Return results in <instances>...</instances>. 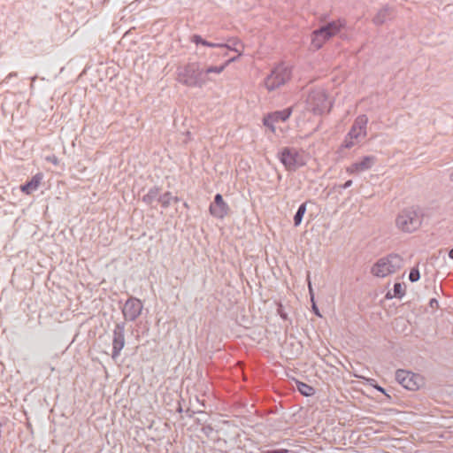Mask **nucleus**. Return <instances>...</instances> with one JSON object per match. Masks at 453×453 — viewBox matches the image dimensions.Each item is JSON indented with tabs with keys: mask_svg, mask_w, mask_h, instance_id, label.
<instances>
[{
	"mask_svg": "<svg viewBox=\"0 0 453 453\" xmlns=\"http://www.w3.org/2000/svg\"><path fill=\"white\" fill-rule=\"evenodd\" d=\"M422 220L421 211L415 207H409L399 211L395 218V226L402 232L413 233L421 226Z\"/></svg>",
	"mask_w": 453,
	"mask_h": 453,
	"instance_id": "2",
	"label": "nucleus"
},
{
	"mask_svg": "<svg viewBox=\"0 0 453 453\" xmlns=\"http://www.w3.org/2000/svg\"><path fill=\"white\" fill-rule=\"evenodd\" d=\"M449 180H450L451 181H453V171H452V172L450 173V174H449Z\"/></svg>",
	"mask_w": 453,
	"mask_h": 453,
	"instance_id": "36",
	"label": "nucleus"
},
{
	"mask_svg": "<svg viewBox=\"0 0 453 453\" xmlns=\"http://www.w3.org/2000/svg\"><path fill=\"white\" fill-rule=\"evenodd\" d=\"M209 211L211 216L217 219L225 218L229 212V206L224 201L220 194L214 196L213 202L210 204Z\"/></svg>",
	"mask_w": 453,
	"mask_h": 453,
	"instance_id": "14",
	"label": "nucleus"
},
{
	"mask_svg": "<svg viewBox=\"0 0 453 453\" xmlns=\"http://www.w3.org/2000/svg\"><path fill=\"white\" fill-rule=\"evenodd\" d=\"M143 309L142 301L136 297L130 296L121 307V311L126 321H135L141 315Z\"/></svg>",
	"mask_w": 453,
	"mask_h": 453,
	"instance_id": "10",
	"label": "nucleus"
},
{
	"mask_svg": "<svg viewBox=\"0 0 453 453\" xmlns=\"http://www.w3.org/2000/svg\"><path fill=\"white\" fill-rule=\"evenodd\" d=\"M292 77V67L285 62L277 64L265 78L267 90L273 91L288 83Z\"/></svg>",
	"mask_w": 453,
	"mask_h": 453,
	"instance_id": "4",
	"label": "nucleus"
},
{
	"mask_svg": "<svg viewBox=\"0 0 453 453\" xmlns=\"http://www.w3.org/2000/svg\"><path fill=\"white\" fill-rule=\"evenodd\" d=\"M351 185H352V180H349L343 185H342L341 188L346 189V188H349Z\"/></svg>",
	"mask_w": 453,
	"mask_h": 453,
	"instance_id": "31",
	"label": "nucleus"
},
{
	"mask_svg": "<svg viewBox=\"0 0 453 453\" xmlns=\"http://www.w3.org/2000/svg\"><path fill=\"white\" fill-rule=\"evenodd\" d=\"M42 173H36L35 175H34L32 177V179L28 181H27L25 184H23L20 188L21 191L24 192L25 194H31L33 193L34 191H35L42 180Z\"/></svg>",
	"mask_w": 453,
	"mask_h": 453,
	"instance_id": "18",
	"label": "nucleus"
},
{
	"mask_svg": "<svg viewBox=\"0 0 453 453\" xmlns=\"http://www.w3.org/2000/svg\"><path fill=\"white\" fill-rule=\"evenodd\" d=\"M177 81L191 88H203L209 82H214L209 72V66L201 67L199 62H190L177 69Z\"/></svg>",
	"mask_w": 453,
	"mask_h": 453,
	"instance_id": "1",
	"label": "nucleus"
},
{
	"mask_svg": "<svg viewBox=\"0 0 453 453\" xmlns=\"http://www.w3.org/2000/svg\"><path fill=\"white\" fill-rule=\"evenodd\" d=\"M368 118L365 114L358 115L342 142V147L350 149L358 144L367 135Z\"/></svg>",
	"mask_w": 453,
	"mask_h": 453,
	"instance_id": "5",
	"label": "nucleus"
},
{
	"mask_svg": "<svg viewBox=\"0 0 453 453\" xmlns=\"http://www.w3.org/2000/svg\"><path fill=\"white\" fill-rule=\"evenodd\" d=\"M419 278H420V273H419L418 268L413 267L410 272L409 280L411 282H416L419 280Z\"/></svg>",
	"mask_w": 453,
	"mask_h": 453,
	"instance_id": "24",
	"label": "nucleus"
},
{
	"mask_svg": "<svg viewBox=\"0 0 453 453\" xmlns=\"http://www.w3.org/2000/svg\"><path fill=\"white\" fill-rule=\"evenodd\" d=\"M377 158L374 156H365L360 160L356 161L346 167V172L350 174H358L360 173L370 170L376 163Z\"/></svg>",
	"mask_w": 453,
	"mask_h": 453,
	"instance_id": "13",
	"label": "nucleus"
},
{
	"mask_svg": "<svg viewBox=\"0 0 453 453\" xmlns=\"http://www.w3.org/2000/svg\"><path fill=\"white\" fill-rule=\"evenodd\" d=\"M18 76V73L16 72H12L10 73L4 79V81L5 82H8V81L13 77H17Z\"/></svg>",
	"mask_w": 453,
	"mask_h": 453,
	"instance_id": "28",
	"label": "nucleus"
},
{
	"mask_svg": "<svg viewBox=\"0 0 453 453\" xmlns=\"http://www.w3.org/2000/svg\"><path fill=\"white\" fill-rule=\"evenodd\" d=\"M403 266V258L395 253L388 254L377 260L372 265L371 273L372 275L384 278L395 273Z\"/></svg>",
	"mask_w": 453,
	"mask_h": 453,
	"instance_id": "3",
	"label": "nucleus"
},
{
	"mask_svg": "<svg viewBox=\"0 0 453 453\" xmlns=\"http://www.w3.org/2000/svg\"><path fill=\"white\" fill-rule=\"evenodd\" d=\"M330 39V34L326 33L325 29H322L321 27L315 29L311 35V50L314 51L319 50Z\"/></svg>",
	"mask_w": 453,
	"mask_h": 453,
	"instance_id": "15",
	"label": "nucleus"
},
{
	"mask_svg": "<svg viewBox=\"0 0 453 453\" xmlns=\"http://www.w3.org/2000/svg\"><path fill=\"white\" fill-rule=\"evenodd\" d=\"M347 21L345 19L340 18L326 24L321 26L322 29H325L326 33L330 34V38L338 35L341 31L346 27Z\"/></svg>",
	"mask_w": 453,
	"mask_h": 453,
	"instance_id": "17",
	"label": "nucleus"
},
{
	"mask_svg": "<svg viewBox=\"0 0 453 453\" xmlns=\"http://www.w3.org/2000/svg\"><path fill=\"white\" fill-rule=\"evenodd\" d=\"M390 16V10L388 8L380 9L372 19V22L377 25H382Z\"/></svg>",
	"mask_w": 453,
	"mask_h": 453,
	"instance_id": "20",
	"label": "nucleus"
},
{
	"mask_svg": "<svg viewBox=\"0 0 453 453\" xmlns=\"http://www.w3.org/2000/svg\"><path fill=\"white\" fill-rule=\"evenodd\" d=\"M190 42L196 43V45L202 44L203 46L211 48L230 49V50H233L237 53L235 57L228 58V62L231 63L235 62L242 55L244 48L242 42L236 38L229 39V43H214L203 39L202 36L199 35H193L190 37Z\"/></svg>",
	"mask_w": 453,
	"mask_h": 453,
	"instance_id": "8",
	"label": "nucleus"
},
{
	"mask_svg": "<svg viewBox=\"0 0 453 453\" xmlns=\"http://www.w3.org/2000/svg\"><path fill=\"white\" fill-rule=\"evenodd\" d=\"M230 64H231V62H228V59H226L220 65H210L209 66V72H211V75L212 73L220 74Z\"/></svg>",
	"mask_w": 453,
	"mask_h": 453,
	"instance_id": "23",
	"label": "nucleus"
},
{
	"mask_svg": "<svg viewBox=\"0 0 453 453\" xmlns=\"http://www.w3.org/2000/svg\"><path fill=\"white\" fill-rule=\"evenodd\" d=\"M340 38L344 39L345 37L342 35H341Z\"/></svg>",
	"mask_w": 453,
	"mask_h": 453,
	"instance_id": "37",
	"label": "nucleus"
},
{
	"mask_svg": "<svg viewBox=\"0 0 453 453\" xmlns=\"http://www.w3.org/2000/svg\"><path fill=\"white\" fill-rule=\"evenodd\" d=\"M313 309H314L315 313H316V314H318V315H319V314L318 308H317L315 305H313Z\"/></svg>",
	"mask_w": 453,
	"mask_h": 453,
	"instance_id": "35",
	"label": "nucleus"
},
{
	"mask_svg": "<svg viewBox=\"0 0 453 453\" xmlns=\"http://www.w3.org/2000/svg\"><path fill=\"white\" fill-rule=\"evenodd\" d=\"M278 158L288 172H295L306 164L303 151L294 147H284L278 153Z\"/></svg>",
	"mask_w": 453,
	"mask_h": 453,
	"instance_id": "7",
	"label": "nucleus"
},
{
	"mask_svg": "<svg viewBox=\"0 0 453 453\" xmlns=\"http://www.w3.org/2000/svg\"><path fill=\"white\" fill-rule=\"evenodd\" d=\"M292 113L291 108H286L282 111H276L265 115L263 119V124L268 127L273 133H275L276 129L274 124L277 122H284L289 119Z\"/></svg>",
	"mask_w": 453,
	"mask_h": 453,
	"instance_id": "12",
	"label": "nucleus"
},
{
	"mask_svg": "<svg viewBox=\"0 0 453 453\" xmlns=\"http://www.w3.org/2000/svg\"><path fill=\"white\" fill-rule=\"evenodd\" d=\"M125 330L126 322H119L115 325L112 331V353L111 358L116 361L119 357L121 350L125 347Z\"/></svg>",
	"mask_w": 453,
	"mask_h": 453,
	"instance_id": "11",
	"label": "nucleus"
},
{
	"mask_svg": "<svg viewBox=\"0 0 453 453\" xmlns=\"http://www.w3.org/2000/svg\"><path fill=\"white\" fill-rule=\"evenodd\" d=\"M262 453H289V450L287 449H273V450H265Z\"/></svg>",
	"mask_w": 453,
	"mask_h": 453,
	"instance_id": "27",
	"label": "nucleus"
},
{
	"mask_svg": "<svg viewBox=\"0 0 453 453\" xmlns=\"http://www.w3.org/2000/svg\"><path fill=\"white\" fill-rule=\"evenodd\" d=\"M296 388L300 394L304 396H311L315 394L314 388L304 382L296 381Z\"/></svg>",
	"mask_w": 453,
	"mask_h": 453,
	"instance_id": "21",
	"label": "nucleus"
},
{
	"mask_svg": "<svg viewBox=\"0 0 453 453\" xmlns=\"http://www.w3.org/2000/svg\"><path fill=\"white\" fill-rule=\"evenodd\" d=\"M36 79H37V76H34L31 78V81H32L31 85H30L31 89H34V88H35L34 82L35 81Z\"/></svg>",
	"mask_w": 453,
	"mask_h": 453,
	"instance_id": "32",
	"label": "nucleus"
},
{
	"mask_svg": "<svg viewBox=\"0 0 453 453\" xmlns=\"http://www.w3.org/2000/svg\"><path fill=\"white\" fill-rule=\"evenodd\" d=\"M47 160H48L49 162H51V163H52V164H54V165H57V164L58 163V157H57L56 156L48 157H47Z\"/></svg>",
	"mask_w": 453,
	"mask_h": 453,
	"instance_id": "29",
	"label": "nucleus"
},
{
	"mask_svg": "<svg viewBox=\"0 0 453 453\" xmlns=\"http://www.w3.org/2000/svg\"><path fill=\"white\" fill-rule=\"evenodd\" d=\"M230 49H219V51L215 53L218 57L226 58L228 56V51Z\"/></svg>",
	"mask_w": 453,
	"mask_h": 453,
	"instance_id": "26",
	"label": "nucleus"
},
{
	"mask_svg": "<svg viewBox=\"0 0 453 453\" xmlns=\"http://www.w3.org/2000/svg\"><path fill=\"white\" fill-rule=\"evenodd\" d=\"M277 312L278 314L280 316L281 319H288V315L287 313L283 311V307H282V304L281 303H279L278 305V309H277Z\"/></svg>",
	"mask_w": 453,
	"mask_h": 453,
	"instance_id": "25",
	"label": "nucleus"
},
{
	"mask_svg": "<svg viewBox=\"0 0 453 453\" xmlns=\"http://www.w3.org/2000/svg\"><path fill=\"white\" fill-rule=\"evenodd\" d=\"M307 109L316 115H322L328 112L332 103L328 99L326 90L322 88H312L306 99Z\"/></svg>",
	"mask_w": 453,
	"mask_h": 453,
	"instance_id": "6",
	"label": "nucleus"
},
{
	"mask_svg": "<svg viewBox=\"0 0 453 453\" xmlns=\"http://www.w3.org/2000/svg\"><path fill=\"white\" fill-rule=\"evenodd\" d=\"M449 257L453 259V248L449 251Z\"/></svg>",
	"mask_w": 453,
	"mask_h": 453,
	"instance_id": "33",
	"label": "nucleus"
},
{
	"mask_svg": "<svg viewBox=\"0 0 453 453\" xmlns=\"http://www.w3.org/2000/svg\"><path fill=\"white\" fill-rule=\"evenodd\" d=\"M142 200L143 202L150 204L155 201H157L161 203L163 207L166 208L170 203V194L166 192L163 196H160L157 188H151L146 195L143 196Z\"/></svg>",
	"mask_w": 453,
	"mask_h": 453,
	"instance_id": "16",
	"label": "nucleus"
},
{
	"mask_svg": "<svg viewBox=\"0 0 453 453\" xmlns=\"http://www.w3.org/2000/svg\"><path fill=\"white\" fill-rule=\"evenodd\" d=\"M406 293V287L403 283L396 282L394 285L393 293L391 291H388L385 297L387 299H392L394 297L401 299Z\"/></svg>",
	"mask_w": 453,
	"mask_h": 453,
	"instance_id": "19",
	"label": "nucleus"
},
{
	"mask_svg": "<svg viewBox=\"0 0 453 453\" xmlns=\"http://www.w3.org/2000/svg\"><path fill=\"white\" fill-rule=\"evenodd\" d=\"M395 380L399 384L409 390H416L424 383L421 375L402 369L396 371Z\"/></svg>",
	"mask_w": 453,
	"mask_h": 453,
	"instance_id": "9",
	"label": "nucleus"
},
{
	"mask_svg": "<svg viewBox=\"0 0 453 453\" xmlns=\"http://www.w3.org/2000/svg\"><path fill=\"white\" fill-rule=\"evenodd\" d=\"M429 304L431 308H437L439 303L436 299L433 298L430 300Z\"/></svg>",
	"mask_w": 453,
	"mask_h": 453,
	"instance_id": "30",
	"label": "nucleus"
},
{
	"mask_svg": "<svg viewBox=\"0 0 453 453\" xmlns=\"http://www.w3.org/2000/svg\"><path fill=\"white\" fill-rule=\"evenodd\" d=\"M306 211V203H302L294 216V225L298 226L303 219V217Z\"/></svg>",
	"mask_w": 453,
	"mask_h": 453,
	"instance_id": "22",
	"label": "nucleus"
},
{
	"mask_svg": "<svg viewBox=\"0 0 453 453\" xmlns=\"http://www.w3.org/2000/svg\"><path fill=\"white\" fill-rule=\"evenodd\" d=\"M308 285H309L310 292H311L312 288H311V284L310 277L309 276H308Z\"/></svg>",
	"mask_w": 453,
	"mask_h": 453,
	"instance_id": "34",
	"label": "nucleus"
}]
</instances>
